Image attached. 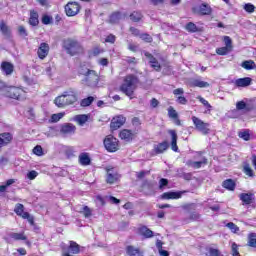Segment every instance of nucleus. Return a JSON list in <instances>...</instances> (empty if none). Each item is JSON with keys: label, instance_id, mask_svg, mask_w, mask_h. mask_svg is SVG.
Returning <instances> with one entry per match:
<instances>
[{"label": "nucleus", "instance_id": "nucleus-1", "mask_svg": "<svg viewBox=\"0 0 256 256\" xmlns=\"http://www.w3.org/2000/svg\"><path fill=\"white\" fill-rule=\"evenodd\" d=\"M137 85H139V78L133 74H129L124 77L123 83L120 86V91L127 95V97H131L133 93H135Z\"/></svg>", "mask_w": 256, "mask_h": 256}, {"label": "nucleus", "instance_id": "nucleus-2", "mask_svg": "<svg viewBox=\"0 0 256 256\" xmlns=\"http://www.w3.org/2000/svg\"><path fill=\"white\" fill-rule=\"evenodd\" d=\"M63 47L68 55L74 57V55H79V53H83V46L79 41L68 38L63 41Z\"/></svg>", "mask_w": 256, "mask_h": 256}, {"label": "nucleus", "instance_id": "nucleus-3", "mask_svg": "<svg viewBox=\"0 0 256 256\" xmlns=\"http://www.w3.org/2000/svg\"><path fill=\"white\" fill-rule=\"evenodd\" d=\"M192 122L196 131L202 133V135H209L211 133V124L204 122L203 120L197 118V116H192Z\"/></svg>", "mask_w": 256, "mask_h": 256}, {"label": "nucleus", "instance_id": "nucleus-4", "mask_svg": "<svg viewBox=\"0 0 256 256\" xmlns=\"http://www.w3.org/2000/svg\"><path fill=\"white\" fill-rule=\"evenodd\" d=\"M104 147L109 153H115V151H119V140L112 135H108L104 139Z\"/></svg>", "mask_w": 256, "mask_h": 256}, {"label": "nucleus", "instance_id": "nucleus-5", "mask_svg": "<svg viewBox=\"0 0 256 256\" xmlns=\"http://www.w3.org/2000/svg\"><path fill=\"white\" fill-rule=\"evenodd\" d=\"M100 77L95 72V70H92L89 72L88 76L82 79V83H85L88 87H97L99 85Z\"/></svg>", "mask_w": 256, "mask_h": 256}, {"label": "nucleus", "instance_id": "nucleus-6", "mask_svg": "<svg viewBox=\"0 0 256 256\" xmlns=\"http://www.w3.org/2000/svg\"><path fill=\"white\" fill-rule=\"evenodd\" d=\"M81 6L77 2H68L65 6V13L67 17H75L79 13Z\"/></svg>", "mask_w": 256, "mask_h": 256}, {"label": "nucleus", "instance_id": "nucleus-7", "mask_svg": "<svg viewBox=\"0 0 256 256\" xmlns=\"http://www.w3.org/2000/svg\"><path fill=\"white\" fill-rule=\"evenodd\" d=\"M77 127L72 123H65L60 128V133L63 137H69V135H75Z\"/></svg>", "mask_w": 256, "mask_h": 256}, {"label": "nucleus", "instance_id": "nucleus-8", "mask_svg": "<svg viewBox=\"0 0 256 256\" xmlns=\"http://www.w3.org/2000/svg\"><path fill=\"white\" fill-rule=\"evenodd\" d=\"M63 253H72V255H77L80 253V246L75 241H70L69 246H62Z\"/></svg>", "mask_w": 256, "mask_h": 256}, {"label": "nucleus", "instance_id": "nucleus-9", "mask_svg": "<svg viewBox=\"0 0 256 256\" xmlns=\"http://www.w3.org/2000/svg\"><path fill=\"white\" fill-rule=\"evenodd\" d=\"M125 121H127V119L123 115L116 116L112 119L110 123V127L111 129H113V131H117V129L125 125Z\"/></svg>", "mask_w": 256, "mask_h": 256}, {"label": "nucleus", "instance_id": "nucleus-10", "mask_svg": "<svg viewBox=\"0 0 256 256\" xmlns=\"http://www.w3.org/2000/svg\"><path fill=\"white\" fill-rule=\"evenodd\" d=\"M208 163H209V160L207 159V157H202V160H197V161L188 160L186 162V165L188 167H192V169H201V167H205V165H207Z\"/></svg>", "mask_w": 256, "mask_h": 256}, {"label": "nucleus", "instance_id": "nucleus-11", "mask_svg": "<svg viewBox=\"0 0 256 256\" xmlns=\"http://www.w3.org/2000/svg\"><path fill=\"white\" fill-rule=\"evenodd\" d=\"M21 93H23V90H21V88L11 86L6 89L5 95L10 99H19V97H21Z\"/></svg>", "mask_w": 256, "mask_h": 256}, {"label": "nucleus", "instance_id": "nucleus-12", "mask_svg": "<svg viewBox=\"0 0 256 256\" xmlns=\"http://www.w3.org/2000/svg\"><path fill=\"white\" fill-rule=\"evenodd\" d=\"M64 97L67 105H73V103L77 101V92L73 88H70L68 91L64 92Z\"/></svg>", "mask_w": 256, "mask_h": 256}, {"label": "nucleus", "instance_id": "nucleus-13", "mask_svg": "<svg viewBox=\"0 0 256 256\" xmlns=\"http://www.w3.org/2000/svg\"><path fill=\"white\" fill-rule=\"evenodd\" d=\"M193 11L199 13V15H210L213 10L209 4L202 3L199 7L193 8Z\"/></svg>", "mask_w": 256, "mask_h": 256}, {"label": "nucleus", "instance_id": "nucleus-14", "mask_svg": "<svg viewBox=\"0 0 256 256\" xmlns=\"http://www.w3.org/2000/svg\"><path fill=\"white\" fill-rule=\"evenodd\" d=\"M169 149V142L164 141L162 143L154 144L153 152L156 155H161V153H165Z\"/></svg>", "mask_w": 256, "mask_h": 256}, {"label": "nucleus", "instance_id": "nucleus-15", "mask_svg": "<svg viewBox=\"0 0 256 256\" xmlns=\"http://www.w3.org/2000/svg\"><path fill=\"white\" fill-rule=\"evenodd\" d=\"M13 141V134L9 132H4L0 134V149L1 147H5V145H9Z\"/></svg>", "mask_w": 256, "mask_h": 256}, {"label": "nucleus", "instance_id": "nucleus-16", "mask_svg": "<svg viewBox=\"0 0 256 256\" xmlns=\"http://www.w3.org/2000/svg\"><path fill=\"white\" fill-rule=\"evenodd\" d=\"M49 49V44L45 42L41 43L37 51L39 59H45L49 55Z\"/></svg>", "mask_w": 256, "mask_h": 256}, {"label": "nucleus", "instance_id": "nucleus-17", "mask_svg": "<svg viewBox=\"0 0 256 256\" xmlns=\"http://www.w3.org/2000/svg\"><path fill=\"white\" fill-rule=\"evenodd\" d=\"M239 197L243 205H251L255 201V194L253 193H241Z\"/></svg>", "mask_w": 256, "mask_h": 256}, {"label": "nucleus", "instance_id": "nucleus-18", "mask_svg": "<svg viewBox=\"0 0 256 256\" xmlns=\"http://www.w3.org/2000/svg\"><path fill=\"white\" fill-rule=\"evenodd\" d=\"M138 235H141V237H144V239H151L154 233L147 226H141L138 228Z\"/></svg>", "mask_w": 256, "mask_h": 256}, {"label": "nucleus", "instance_id": "nucleus-19", "mask_svg": "<svg viewBox=\"0 0 256 256\" xmlns=\"http://www.w3.org/2000/svg\"><path fill=\"white\" fill-rule=\"evenodd\" d=\"M118 179H119V174H117V172H114L113 169L107 170L106 183L113 185V183H116Z\"/></svg>", "mask_w": 256, "mask_h": 256}, {"label": "nucleus", "instance_id": "nucleus-20", "mask_svg": "<svg viewBox=\"0 0 256 256\" xmlns=\"http://www.w3.org/2000/svg\"><path fill=\"white\" fill-rule=\"evenodd\" d=\"M119 137L123 141L129 142L135 139V134L131 130L124 129L120 132Z\"/></svg>", "mask_w": 256, "mask_h": 256}, {"label": "nucleus", "instance_id": "nucleus-21", "mask_svg": "<svg viewBox=\"0 0 256 256\" xmlns=\"http://www.w3.org/2000/svg\"><path fill=\"white\" fill-rule=\"evenodd\" d=\"M78 161L80 165L87 167V165H91V156H89V153L83 152L78 156Z\"/></svg>", "mask_w": 256, "mask_h": 256}, {"label": "nucleus", "instance_id": "nucleus-22", "mask_svg": "<svg viewBox=\"0 0 256 256\" xmlns=\"http://www.w3.org/2000/svg\"><path fill=\"white\" fill-rule=\"evenodd\" d=\"M1 69L6 75H13V71H15V66L11 64V62H2Z\"/></svg>", "mask_w": 256, "mask_h": 256}, {"label": "nucleus", "instance_id": "nucleus-23", "mask_svg": "<svg viewBox=\"0 0 256 256\" xmlns=\"http://www.w3.org/2000/svg\"><path fill=\"white\" fill-rule=\"evenodd\" d=\"M29 25L37 27L39 25V13L35 10L30 11Z\"/></svg>", "mask_w": 256, "mask_h": 256}, {"label": "nucleus", "instance_id": "nucleus-24", "mask_svg": "<svg viewBox=\"0 0 256 256\" xmlns=\"http://www.w3.org/2000/svg\"><path fill=\"white\" fill-rule=\"evenodd\" d=\"M169 135H171V149L177 153L179 151V147L177 146V132L175 130H169Z\"/></svg>", "mask_w": 256, "mask_h": 256}, {"label": "nucleus", "instance_id": "nucleus-25", "mask_svg": "<svg viewBox=\"0 0 256 256\" xmlns=\"http://www.w3.org/2000/svg\"><path fill=\"white\" fill-rule=\"evenodd\" d=\"M191 87H199L200 89H205L210 86L209 82L202 81L201 79H193L190 81Z\"/></svg>", "mask_w": 256, "mask_h": 256}, {"label": "nucleus", "instance_id": "nucleus-26", "mask_svg": "<svg viewBox=\"0 0 256 256\" xmlns=\"http://www.w3.org/2000/svg\"><path fill=\"white\" fill-rule=\"evenodd\" d=\"M251 81L250 77L239 78L234 82V85L236 87H249V85H251Z\"/></svg>", "mask_w": 256, "mask_h": 256}, {"label": "nucleus", "instance_id": "nucleus-27", "mask_svg": "<svg viewBox=\"0 0 256 256\" xmlns=\"http://www.w3.org/2000/svg\"><path fill=\"white\" fill-rule=\"evenodd\" d=\"M183 192H165L161 195L162 199H181Z\"/></svg>", "mask_w": 256, "mask_h": 256}, {"label": "nucleus", "instance_id": "nucleus-28", "mask_svg": "<svg viewBox=\"0 0 256 256\" xmlns=\"http://www.w3.org/2000/svg\"><path fill=\"white\" fill-rule=\"evenodd\" d=\"M236 109L237 111H243V113H249L251 106L242 100L236 103Z\"/></svg>", "mask_w": 256, "mask_h": 256}, {"label": "nucleus", "instance_id": "nucleus-29", "mask_svg": "<svg viewBox=\"0 0 256 256\" xmlns=\"http://www.w3.org/2000/svg\"><path fill=\"white\" fill-rule=\"evenodd\" d=\"M126 253L128 256H143V253H141V250H139V248L135 246H127Z\"/></svg>", "mask_w": 256, "mask_h": 256}, {"label": "nucleus", "instance_id": "nucleus-30", "mask_svg": "<svg viewBox=\"0 0 256 256\" xmlns=\"http://www.w3.org/2000/svg\"><path fill=\"white\" fill-rule=\"evenodd\" d=\"M74 121H76L78 125L83 127L89 121V116L86 114L76 115L74 117Z\"/></svg>", "mask_w": 256, "mask_h": 256}, {"label": "nucleus", "instance_id": "nucleus-31", "mask_svg": "<svg viewBox=\"0 0 256 256\" xmlns=\"http://www.w3.org/2000/svg\"><path fill=\"white\" fill-rule=\"evenodd\" d=\"M54 103L57 107L63 108L67 107V100L65 98V94H62L61 96H58L55 100Z\"/></svg>", "mask_w": 256, "mask_h": 256}, {"label": "nucleus", "instance_id": "nucleus-32", "mask_svg": "<svg viewBox=\"0 0 256 256\" xmlns=\"http://www.w3.org/2000/svg\"><path fill=\"white\" fill-rule=\"evenodd\" d=\"M121 19H123V14H121V12H114L111 14L109 22L115 25L119 23Z\"/></svg>", "mask_w": 256, "mask_h": 256}, {"label": "nucleus", "instance_id": "nucleus-33", "mask_svg": "<svg viewBox=\"0 0 256 256\" xmlns=\"http://www.w3.org/2000/svg\"><path fill=\"white\" fill-rule=\"evenodd\" d=\"M222 187H224V189H228L229 191H234L235 181H233L232 179H227L223 182Z\"/></svg>", "mask_w": 256, "mask_h": 256}, {"label": "nucleus", "instance_id": "nucleus-34", "mask_svg": "<svg viewBox=\"0 0 256 256\" xmlns=\"http://www.w3.org/2000/svg\"><path fill=\"white\" fill-rule=\"evenodd\" d=\"M95 99H97V97L89 96L87 98L82 99L80 102V105H81V107H89L91 105V103H93V101H95Z\"/></svg>", "mask_w": 256, "mask_h": 256}, {"label": "nucleus", "instance_id": "nucleus-35", "mask_svg": "<svg viewBox=\"0 0 256 256\" xmlns=\"http://www.w3.org/2000/svg\"><path fill=\"white\" fill-rule=\"evenodd\" d=\"M24 209L25 207L23 206V204H17L14 209V212L16 213V215H18L19 217H22L23 219V215L29 213V212H25Z\"/></svg>", "mask_w": 256, "mask_h": 256}, {"label": "nucleus", "instance_id": "nucleus-36", "mask_svg": "<svg viewBox=\"0 0 256 256\" xmlns=\"http://www.w3.org/2000/svg\"><path fill=\"white\" fill-rule=\"evenodd\" d=\"M241 67L247 71H251V69H255V62L253 60H246L242 62Z\"/></svg>", "mask_w": 256, "mask_h": 256}, {"label": "nucleus", "instance_id": "nucleus-37", "mask_svg": "<svg viewBox=\"0 0 256 256\" xmlns=\"http://www.w3.org/2000/svg\"><path fill=\"white\" fill-rule=\"evenodd\" d=\"M131 21H134V23H139L140 19H143V14L138 11H134L132 14H130Z\"/></svg>", "mask_w": 256, "mask_h": 256}, {"label": "nucleus", "instance_id": "nucleus-38", "mask_svg": "<svg viewBox=\"0 0 256 256\" xmlns=\"http://www.w3.org/2000/svg\"><path fill=\"white\" fill-rule=\"evenodd\" d=\"M185 29L189 33H197L199 31V29L197 28V25H195V23L193 22H189L188 24H186Z\"/></svg>", "mask_w": 256, "mask_h": 256}, {"label": "nucleus", "instance_id": "nucleus-39", "mask_svg": "<svg viewBox=\"0 0 256 256\" xmlns=\"http://www.w3.org/2000/svg\"><path fill=\"white\" fill-rule=\"evenodd\" d=\"M81 213L84 215V217L86 219H89V217H91V215H93V211L91 210V208H89V206H84L82 208Z\"/></svg>", "mask_w": 256, "mask_h": 256}, {"label": "nucleus", "instance_id": "nucleus-40", "mask_svg": "<svg viewBox=\"0 0 256 256\" xmlns=\"http://www.w3.org/2000/svg\"><path fill=\"white\" fill-rule=\"evenodd\" d=\"M11 237H12V239H15L16 241H25V240H27V237L23 233H12Z\"/></svg>", "mask_w": 256, "mask_h": 256}, {"label": "nucleus", "instance_id": "nucleus-41", "mask_svg": "<svg viewBox=\"0 0 256 256\" xmlns=\"http://www.w3.org/2000/svg\"><path fill=\"white\" fill-rule=\"evenodd\" d=\"M238 137H240V139H243L244 141H249V139H251V134H249V130H244L242 132H239Z\"/></svg>", "mask_w": 256, "mask_h": 256}, {"label": "nucleus", "instance_id": "nucleus-42", "mask_svg": "<svg viewBox=\"0 0 256 256\" xmlns=\"http://www.w3.org/2000/svg\"><path fill=\"white\" fill-rule=\"evenodd\" d=\"M243 171L245 175H248V177H255V174L253 173V169H251V166H249V164L244 165Z\"/></svg>", "mask_w": 256, "mask_h": 256}, {"label": "nucleus", "instance_id": "nucleus-43", "mask_svg": "<svg viewBox=\"0 0 256 256\" xmlns=\"http://www.w3.org/2000/svg\"><path fill=\"white\" fill-rule=\"evenodd\" d=\"M0 31L1 33H3L4 35L8 36L9 35V26H7V24H5L4 21L0 22Z\"/></svg>", "mask_w": 256, "mask_h": 256}, {"label": "nucleus", "instance_id": "nucleus-44", "mask_svg": "<svg viewBox=\"0 0 256 256\" xmlns=\"http://www.w3.org/2000/svg\"><path fill=\"white\" fill-rule=\"evenodd\" d=\"M224 43H225V47H227L228 49H230V51L233 50V41L231 40V37L229 36H224Z\"/></svg>", "mask_w": 256, "mask_h": 256}, {"label": "nucleus", "instance_id": "nucleus-45", "mask_svg": "<svg viewBox=\"0 0 256 256\" xmlns=\"http://www.w3.org/2000/svg\"><path fill=\"white\" fill-rule=\"evenodd\" d=\"M231 49L228 47H221L216 49L217 55H227V53H230Z\"/></svg>", "mask_w": 256, "mask_h": 256}, {"label": "nucleus", "instance_id": "nucleus-46", "mask_svg": "<svg viewBox=\"0 0 256 256\" xmlns=\"http://www.w3.org/2000/svg\"><path fill=\"white\" fill-rule=\"evenodd\" d=\"M249 247H256V233L249 235Z\"/></svg>", "mask_w": 256, "mask_h": 256}, {"label": "nucleus", "instance_id": "nucleus-47", "mask_svg": "<svg viewBox=\"0 0 256 256\" xmlns=\"http://www.w3.org/2000/svg\"><path fill=\"white\" fill-rule=\"evenodd\" d=\"M226 227H228V229H230V231H232V233H237L239 231L238 226L233 222L227 223Z\"/></svg>", "mask_w": 256, "mask_h": 256}, {"label": "nucleus", "instance_id": "nucleus-48", "mask_svg": "<svg viewBox=\"0 0 256 256\" xmlns=\"http://www.w3.org/2000/svg\"><path fill=\"white\" fill-rule=\"evenodd\" d=\"M244 10L246 11V13H254L255 12V5L251 4V3H247L244 5Z\"/></svg>", "mask_w": 256, "mask_h": 256}, {"label": "nucleus", "instance_id": "nucleus-49", "mask_svg": "<svg viewBox=\"0 0 256 256\" xmlns=\"http://www.w3.org/2000/svg\"><path fill=\"white\" fill-rule=\"evenodd\" d=\"M142 188L144 189H149L150 191H153V182H150L149 180H144L142 184Z\"/></svg>", "mask_w": 256, "mask_h": 256}, {"label": "nucleus", "instance_id": "nucleus-50", "mask_svg": "<svg viewBox=\"0 0 256 256\" xmlns=\"http://www.w3.org/2000/svg\"><path fill=\"white\" fill-rule=\"evenodd\" d=\"M183 209H184L185 211H195V209H197V204H195V203L185 204V205L183 206Z\"/></svg>", "mask_w": 256, "mask_h": 256}, {"label": "nucleus", "instance_id": "nucleus-51", "mask_svg": "<svg viewBox=\"0 0 256 256\" xmlns=\"http://www.w3.org/2000/svg\"><path fill=\"white\" fill-rule=\"evenodd\" d=\"M33 153H34V155L41 157V155H43V147H41L40 145L35 146L33 148Z\"/></svg>", "mask_w": 256, "mask_h": 256}, {"label": "nucleus", "instance_id": "nucleus-52", "mask_svg": "<svg viewBox=\"0 0 256 256\" xmlns=\"http://www.w3.org/2000/svg\"><path fill=\"white\" fill-rule=\"evenodd\" d=\"M168 115L171 117V119H177L178 117L177 111L171 106L168 108Z\"/></svg>", "mask_w": 256, "mask_h": 256}, {"label": "nucleus", "instance_id": "nucleus-53", "mask_svg": "<svg viewBox=\"0 0 256 256\" xmlns=\"http://www.w3.org/2000/svg\"><path fill=\"white\" fill-rule=\"evenodd\" d=\"M145 57L148 59L150 65L153 63H156L157 58L153 57V54L149 53V52H144Z\"/></svg>", "mask_w": 256, "mask_h": 256}, {"label": "nucleus", "instance_id": "nucleus-54", "mask_svg": "<svg viewBox=\"0 0 256 256\" xmlns=\"http://www.w3.org/2000/svg\"><path fill=\"white\" fill-rule=\"evenodd\" d=\"M232 256H241V254H239V246L237 243H232Z\"/></svg>", "mask_w": 256, "mask_h": 256}, {"label": "nucleus", "instance_id": "nucleus-55", "mask_svg": "<svg viewBox=\"0 0 256 256\" xmlns=\"http://www.w3.org/2000/svg\"><path fill=\"white\" fill-rule=\"evenodd\" d=\"M18 33H19V36H20V37H27V35H29V34L27 33V29H25L24 26H19V27H18Z\"/></svg>", "mask_w": 256, "mask_h": 256}, {"label": "nucleus", "instance_id": "nucleus-56", "mask_svg": "<svg viewBox=\"0 0 256 256\" xmlns=\"http://www.w3.org/2000/svg\"><path fill=\"white\" fill-rule=\"evenodd\" d=\"M189 219H191V221H199V219H201V214H199V212H192Z\"/></svg>", "mask_w": 256, "mask_h": 256}, {"label": "nucleus", "instance_id": "nucleus-57", "mask_svg": "<svg viewBox=\"0 0 256 256\" xmlns=\"http://www.w3.org/2000/svg\"><path fill=\"white\" fill-rule=\"evenodd\" d=\"M197 99L198 101H200V103H202V105H204V107H206L207 109H211V104H209V102L205 100V98L198 96Z\"/></svg>", "mask_w": 256, "mask_h": 256}, {"label": "nucleus", "instance_id": "nucleus-58", "mask_svg": "<svg viewBox=\"0 0 256 256\" xmlns=\"http://www.w3.org/2000/svg\"><path fill=\"white\" fill-rule=\"evenodd\" d=\"M209 253H210V256H223V254H221V251L215 248H210Z\"/></svg>", "mask_w": 256, "mask_h": 256}, {"label": "nucleus", "instance_id": "nucleus-59", "mask_svg": "<svg viewBox=\"0 0 256 256\" xmlns=\"http://www.w3.org/2000/svg\"><path fill=\"white\" fill-rule=\"evenodd\" d=\"M176 103H179V105H187L188 101L187 98L184 96H178L176 99Z\"/></svg>", "mask_w": 256, "mask_h": 256}, {"label": "nucleus", "instance_id": "nucleus-60", "mask_svg": "<svg viewBox=\"0 0 256 256\" xmlns=\"http://www.w3.org/2000/svg\"><path fill=\"white\" fill-rule=\"evenodd\" d=\"M53 18H51L49 15H44L42 17V23L43 25H50Z\"/></svg>", "mask_w": 256, "mask_h": 256}, {"label": "nucleus", "instance_id": "nucleus-61", "mask_svg": "<svg viewBox=\"0 0 256 256\" xmlns=\"http://www.w3.org/2000/svg\"><path fill=\"white\" fill-rule=\"evenodd\" d=\"M37 175H39V173L35 170H32L27 173V177L30 179V181H33V179H35Z\"/></svg>", "mask_w": 256, "mask_h": 256}, {"label": "nucleus", "instance_id": "nucleus-62", "mask_svg": "<svg viewBox=\"0 0 256 256\" xmlns=\"http://www.w3.org/2000/svg\"><path fill=\"white\" fill-rule=\"evenodd\" d=\"M51 119L54 123H57V121L63 119V113L53 114Z\"/></svg>", "mask_w": 256, "mask_h": 256}, {"label": "nucleus", "instance_id": "nucleus-63", "mask_svg": "<svg viewBox=\"0 0 256 256\" xmlns=\"http://www.w3.org/2000/svg\"><path fill=\"white\" fill-rule=\"evenodd\" d=\"M23 219H27L28 223H30V225H33L35 223L33 216H31V214H24L23 215Z\"/></svg>", "mask_w": 256, "mask_h": 256}, {"label": "nucleus", "instance_id": "nucleus-64", "mask_svg": "<svg viewBox=\"0 0 256 256\" xmlns=\"http://www.w3.org/2000/svg\"><path fill=\"white\" fill-rule=\"evenodd\" d=\"M90 71H93V70H90L88 68H81L79 70V75H84V77H87Z\"/></svg>", "mask_w": 256, "mask_h": 256}]
</instances>
